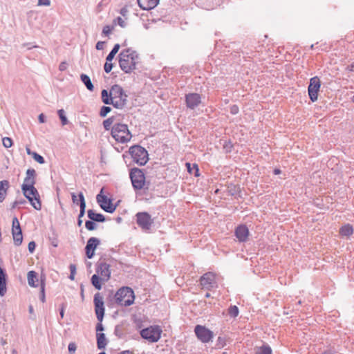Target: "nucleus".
<instances>
[{"instance_id": "nucleus-31", "label": "nucleus", "mask_w": 354, "mask_h": 354, "mask_svg": "<svg viewBox=\"0 0 354 354\" xmlns=\"http://www.w3.org/2000/svg\"><path fill=\"white\" fill-rule=\"evenodd\" d=\"M119 49H120V45L118 44H115L113 46V48H112V50H111V52L107 55V57L106 58V61L111 62L113 60V59L114 58L115 55H116V53L118 52Z\"/></svg>"}, {"instance_id": "nucleus-50", "label": "nucleus", "mask_w": 354, "mask_h": 354, "mask_svg": "<svg viewBox=\"0 0 354 354\" xmlns=\"http://www.w3.org/2000/svg\"><path fill=\"white\" fill-rule=\"evenodd\" d=\"M239 106L236 104H234L232 106H231L230 107V113L232 114V115H236L239 113Z\"/></svg>"}, {"instance_id": "nucleus-40", "label": "nucleus", "mask_w": 354, "mask_h": 354, "mask_svg": "<svg viewBox=\"0 0 354 354\" xmlns=\"http://www.w3.org/2000/svg\"><path fill=\"white\" fill-rule=\"evenodd\" d=\"M228 192L230 196H234L239 192V187L236 185H231L228 187Z\"/></svg>"}, {"instance_id": "nucleus-11", "label": "nucleus", "mask_w": 354, "mask_h": 354, "mask_svg": "<svg viewBox=\"0 0 354 354\" xmlns=\"http://www.w3.org/2000/svg\"><path fill=\"white\" fill-rule=\"evenodd\" d=\"M321 87V81L317 76H315L310 79L308 87V93L309 98L314 102L318 99V92Z\"/></svg>"}, {"instance_id": "nucleus-39", "label": "nucleus", "mask_w": 354, "mask_h": 354, "mask_svg": "<svg viewBox=\"0 0 354 354\" xmlns=\"http://www.w3.org/2000/svg\"><path fill=\"white\" fill-rule=\"evenodd\" d=\"M113 23L114 24H118L120 27L122 28H124L126 26H127V23L125 21L124 19H123L122 17H116L114 20H113Z\"/></svg>"}, {"instance_id": "nucleus-37", "label": "nucleus", "mask_w": 354, "mask_h": 354, "mask_svg": "<svg viewBox=\"0 0 354 354\" xmlns=\"http://www.w3.org/2000/svg\"><path fill=\"white\" fill-rule=\"evenodd\" d=\"M32 156L34 160L39 162V164H44L45 162L44 157L37 153V152H32Z\"/></svg>"}, {"instance_id": "nucleus-6", "label": "nucleus", "mask_w": 354, "mask_h": 354, "mask_svg": "<svg viewBox=\"0 0 354 354\" xmlns=\"http://www.w3.org/2000/svg\"><path fill=\"white\" fill-rule=\"evenodd\" d=\"M115 297L116 302L122 306H129L133 303L135 298L133 290L129 287L120 288Z\"/></svg>"}, {"instance_id": "nucleus-12", "label": "nucleus", "mask_w": 354, "mask_h": 354, "mask_svg": "<svg viewBox=\"0 0 354 354\" xmlns=\"http://www.w3.org/2000/svg\"><path fill=\"white\" fill-rule=\"evenodd\" d=\"M136 217L138 225L143 230H148L151 227L153 220L149 213L146 212H138Z\"/></svg>"}, {"instance_id": "nucleus-51", "label": "nucleus", "mask_w": 354, "mask_h": 354, "mask_svg": "<svg viewBox=\"0 0 354 354\" xmlns=\"http://www.w3.org/2000/svg\"><path fill=\"white\" fill-rule=\"evenodd\" d=\"M111 32V28L109 26H105L103 28L102 33L105 35H108Z\"/></svg>"}, {"instance_id": "nucleus-58", "label": "nucleus", "mask_w": 354, "mask_h": 354, "mask_svg": "<svg viewBox=\"0 0 354 354\" xmlns=\"http://www.w3.org/2000/svg\"><path fill=\"white\" fill-rule=\"evenodd\" d=\"M64 304H63L62 305V308L59 310V315H60L62 318L64 317Z\"/></svg>"}, {"instance_id": "nucleus-54", "label": "nucleus", "mask_w": 354, "mask_h": 354, "mask_svg": "<svg viewBox=\"0 0 354 354\" xmlns=\"http://www.w3.org/2000/svg\"><path fill=\"white\" fill-rule=\"evenodd\" d=\"M97 225L95 223V221H93L90 220V231L95 230L97 228Z\"/></svg>"}, {"instance_id": "nucleus-59", "label": "nucleus", "mask_w": 354, "mask_h": 354, "mask_svg": "<svg viewBox=\"0 0 354 354\" xmlns=\"http://www.w3.org/2000/svg\"><path fill=\"white\" fill-rule=\"evenodd\" d=\"M118 354H134V353L131 351L126 350V351L119 352Z\"/></svg>"}, {"instance_id": "nucleus-5", "label": "nucleus", "mask_w": 354, "mask_h": 354, "mask_svg": "<svg viewBox=\"0 0 354 354\" xmlns=\"http://www.w3.org/2000/svg\"><path fill=\"white\" fill-rule=\"evenodd\" d=\"M111 136L117 141L121 143H127L130 141L132 135L125 124L115 123L111 128Z\"/></svg>"}, {"instance_id": "nucleus-13", "label": "nucleus", "mask_w": 354, "mask_h": 354, "mask_svg": "<svg viewBox=\"0 0 354 354\" xmlns=\"http://www.w3.org/2000/svg\"><path fill=\"white\" fill-rule=\"evenodd\" d=\"M200 283L203 288L210 290L216 287V281L215 274L209 272L204 274L200 279Z\"/></svg>"}, {"instance_id": "nucleus-2", "label": "nucleus", "mask_w": 354, "mask_h": 354, "mask_svg": "<svg viewBox=\"0 0 354 354\" xmlns=\"http://www.w3.org/2000/svg\"><path fill=\"white\" fill-rule=\"evenodd\" d=\"M101 97L104 104H111L116 109H122L127 103L128 96L121 86L114 84L109 91L103 89Z\"/></svg>"}, {"instance_id": "nucleus-14", "label": "nucleus", "mask_w": 354, "mask_h": 354, "mask_svg": "<svg viewBox=\"0 0 354 354\" xmlns=\"http://www.w3.org/2000/svg\"><path fill=\"white\" fill-rule=\"evenodd\" d=\"M187 106L190 109H194L201 103V97L198 93H192L185 95Z\"/></svg>"}, {"instance_id": "nucleus-45", "label": "nucleus", "mask_w": 354, "mask_h": 354, "mask_svg": "<svg viewBox=\"0 0 354 354\" xmlns=\"http://www.w3.org/2000/svg\"><path fill=\"white\" fill-rule=\"evenodd\" d=\"M112 68H113V64L111 63V62H108L106 60V62L104 66V71L106 73H109L112 70Z\"/></svg>"}, {"instance_id": "nucleus-47", "label": "nucleus", "mask_w": 354, "mask_h": 354, "mask_svg": "<svg viewBox=\"0 0 354 354\" xmlns=\"http://www.w3.org/2000/svg\"><path fill=\"white\" fill-rule=\"evenodd\" d=\"M81 80L86 86V87L88 89V75L86 74H82Z\"/></svg>"}, {"instance_id": "nucleus-10", "label": "nucleus", "mask_w": 354, "mask_h": 354, "mask_svg": "<svg viewBox=\"0 0 354 354\" xmlns=\"http://www.w3.org/2000/svg\"><path fill=\"white\" fill-rule=\"evenodd\" d=\"M103 188L96 196V200L100 207L108 213H113L116 209V205L113 204L112 200L102 194Z\"/></svg>"}, {"instance_id": "nucleus-17", "label": "nucleus", "mask_w": 354, "mask_h": 354, "mask_svg": "<svg viewBox=\"0 0 354 354\" xmlns=\"http://www.w3.org/2000/svg\"><path fill=\"white\" fill-rule=\"evenodd\" d=\"M72 200L74 204L80 205V217L83 216L85 214L86 209V202L83 194L82 192H80L77 195H75L74 193H73Z\"/></svg>"}, {"instance_id": "nucleus-36", "label": "nucleus", "mask_w": 354, "mask_h": 354, "mask_svg": "<svg viewBox=\"0 0 354 354\" xmlns=\"http://www.w3.org/2000/svg\"><path fill=\"white\" fill-rule=\"evenodd\" d=\"M40 300L41 302H45V283L44 280H41V290H40Z\"/></svg>"}, {"instance_id": "nucleus-24", "label": "nucleus", "mask_w": 354, "mask_h": 354, "mask_svg": "<svg viewBox=\"0 0 354 354\" xmlns=\"http://www.w3.org/2000/svg\"><path fill=\"white\" fill-rule=\"evenodd\" d=\"M353 233V227L350 224H346L339 229V234L342 236H349Z\"/></svg>"}, {"instance_id": "nucleus-7", "label": "nucleus", "mask_w": 354, "mask_h": 354, "mask_svg": "<svg viewBox=\"0 0 354 354\" xmlns=\"http://www.w3.org/2000/svg\"><path fill=\"white\" fill-rule=\"evenodd\" d=\"M129 152L133 161L140 166L145 165L149 160L147 151L140 145L131 147Z\"/></svg>"}, {"instance_id": "nucleus-62", "label": "nucleus", "mask_w": 354, "mask_h": 354, "mask_svg": "<svg viewBox=\"0 0 354 354\" xmlns=\"http://www.w3.org/2000/svg\"><path fill=\"white\" fill-rule=\"evenodd\" d=\"M17 203H18V205H24L26 203V201L24 200V199H21V200H17Z\"/></svg>"}, {"instance_id": "nucleus-16", "label": "nucleus", "mask_w": 354, "mask_h": 354, "mask_svg": "<svg viewBox=\"0 0 354 354\" xmlns=\"http://www.w3.org/2000/svg\"><path fill=\"white\" fill-rule=\"evenodd\" d=\"M235 236L239 242L247 241L249 236V230L245 225H240L235 229Z\"/></svg>"}, {"instance_id": "nucleus-23", "label": "nucleus", "mask_w": 354, "mask_h": 354, "mask_svg": "<svg viewBox=\"0 0 354 354\" xmlns=\"http://www.w3.org/2000/svg\"><path fill=\"white\" fill-rule=\"evenodd\" d=\"M8 187L9 182L8 180L0 181V203L5 200Z\"/></svg>"}, {"instance_id": "nucleus-26", "label": "nucleus", "mask_w": 354, "mask_h": 354, "mask_svg": "<svg viewBox=\"0 0 354 354\" xmlns=\"http://www.w3.org/2000/svg\"><path fill=\"white\" fill-rule=\"evenodd\" d=\"M272 351L270 346L267 344H263L261 346L257 347L255 354H272Z\"/></svg>"}, {"instance_id": "nucleus-21", "label": "nucleus", "mask_w": 354, "mask_h": 354, "mask_svg": "<svg viewBox=\"0 0 354 354\" xmlns=\"http://www.w3.org/2000/svg\"><path fill=\"white\" fill-rule=\"evenodd\" d=\"M97 346L98 349H104L107 345L108 340L105 337V333H96Z\"/></svg>"}, {"instance_id": "nucleus-25", "label": "nucleus", "mask_w": 354, "mask_h": 354, "mask_svg": "<svg viewBox=\"0 0 354 354\" xmlns=\"http://www.w3.org/2000/svg\"><path fill=\"white\" fill-rule=\"evenodd\" d=\"M90 220L95 222L103 223L106 221V218L103 214L96 213L93 210L90 209Z\"/></svg>"}, {"instance_id": "nucleus-30", "label": "nucleus", "mask_w": 354, "mask_h": 354, "mask_svg": "<svg viewBox=\"0 0 354 354\" xmlns=\"http://www.w3.org/2000/svg\"><path fill=\"white\" fill-rule=\"evenodd\" d=\"M91 283L97 290H100L102 288L101 277L97 274H93L91 277Z\"/></svg>"}, {"instance_id": "nucleus-43", "label": "nucleus", "mask_w": 354, "mask_h": 354, "mask_svg": "<svg viewBox=\"0 0 354 354\" xmlns=\"http://www.w3.org/2000/svg\"><path fill=\"white\" fill-rule=\"evenodd\" d=\"M226 344L225 337H218L217 339V346L221 348L223 347Z\"/></svg>"}, {"instance_id": "nucleus-57", "label": "nucleus", "mask_w": 354, "mask_h": 354, "mask_svg": "<svg viewBox=\"0 0 354 354\" xmlns=\"http://www.w3.org/2000/svg\"><path fill=\"white\" fill-rule=\"evenodd\" d=\"M84 251H85V256H86V257L88 258V252H89V250H88V241H87V243H86V244L85 245Z\"/></svg>"}, {"instance_id": "nucleus-56", "label": "nucleus", "mask_w": 354, "mask_h": 354, "mask_svg": "<svg viewBox=\"0 0 354 354\" xmlns=\"http://www.w3.org/2000/svg\"><path fill=\"white\" fill-rule=\"evenodd\" d=\"M120 13L123 16L125 17L128 13V9L126 7H124L121 8Z\"/></svg>"}, {"instance_id": "nucleus-3", "label": "nucleus", "mask_w": 354, "mask_h": 354, "mask_svg": "<svg viewBox=\"0 0 354 354\" xmlns=\"http://www.w3.org/2000/svg\"><path fill=\"white\" fill-rule=\"evenodd\" d=\"M118 57L120 67L125 73H131L134 71L140 59L137 52L131 48L122 50Z\"/></svg>"}, {"instance_id": "nucleus-38", "label": "nucleus", "mask_w": 354, "mask_h": 354, "mask_svg": "<svg viewBox=\"0 0 354 354\" xmlns=\"http://www.w3.org/2000/svg\"><path fill=\"white\" fill-rule=\"evenodd\" d=\"M111 111V108L106 106H102L100 111V115L101 117H105L110 111Z\"/></svg>"}, {"instance_id": "nucleus-34", "label": "nucleus", "mask_w": 354, "mask_h": 354, "mask_svg": "<svg viewBox=\"0 0 354 354\" xmlns=\"http://www.w3.org/2000/svg\"><path fill=\"white\" fill-rule=\"evenodd\" d=\"M239 313V308L236 306H230L228 308V314L232 317H236Z\"/></svg>"}, {"instance_id": "nucleus-60", "label": "nucleus", "mask_w": 354, "mask_h": 354, "mask_svg": "<svg viewBox=\"0 0 354 354\" xmlns=\"http://www.w3.org/2000/svg\"><path fill=\"white\" fill-rule=\"evenodd\" d=\"M346 70H348V71H354V62L352 63L351 64L348 65L346 67Z\"/></svg>"}, {"instance_id": "nucleus-42", "label": "nucleus", "mask_w": 354, "mask_h": 354, "mask_svg": "<svg viewBox=\"0 0 354 354\" xmlns=\"http://www.w3.org/2000/svg\"><path fill=\"white\" fill-rule=\"evenodd\" d=\"M69 268H70V275H69V279L71 280H73L74 279V277H75V274L76 273V266L75 264H71L69 266Z\"/></svg>"}, {"instance_id": "nucleus-9", "label": "nucleus", "mask_w": 354, "mask_h": 354, "mask_svg": "<svg viewBox=\"0 0 354 354\" xmlns=\"http://www.w3.org/2000/svg\"><path fill=\"white\" fill-rule=\"evenodd\" d=\"M136 326L139 332H162V328L159 325H149V321L145 316L135 319Z\"/></svg>"}, {"instance_id": "nucleus-41", "label": "nucleus", "mask_w": 354, "mask_h": 354, "mask_svg": "<svg viewBox=\"0 0 354 354\" xmlns=\"http://www.w3.org/2000/svg\"><path fill=\"white\" fill-rule=\"evenodd\" d=\"M3 145L6 148H10L12 145V140L10 138L5 137L2 140Z\"/></svg>"}, {"instance_id": "nucleus-35", "label": "nucleus", "mask_w": 354, "mask_h": 354, "mask_svg": "<svg viewBox=\"0 0 354 354\" xmlns=\"http://www.w3.org/2000/svg\"><path fill=\"white\" fill-rule=\"evenodd\" d=\"M114 120H115L114 117H111V118L104 120V122H103L104 128L106 130L111 129L112 128L111 126L113 124Z\"/></svg>"}, {"instance_id": "nucleus-48", "label": "nucleus", "mask_w": 354, "mask_h": 354, "mask_svg": "<svg viewBox=\"0 0 354 354\" xmlns=\"http://www.w3.org/2000/svg\"><path fill=\"white\" fill-rule=\"evenodd\" d=\"M35 248H36V243L35 241H32L28 243V251L30 253H33L35 250Z\"/></svg>"}, {"instance_id": "nucleus-29", "label": "nucleus", "mask_w": 354, "mask_h": 354, "mask_svg": "<svg viewBox=\"0 0 354 354\" xmlns=\"http://www.w3.org/2000/svg\"><path fill=\"white\" fill-rule=\"evenodd\" d=\"M15 245L19 246L21 244L23 241L22 231H17L12 233Z\"/></svg>"}, {"instance_id": "nucleus-49", "label": "nucleus", "mask_w": 354, "mask_h": 354, "mask_svg": "<svg viewBox=\"0 0 354 354\" xmlns=\"http://www.w3.org/2000/svg\"><path fill=\"white\" fill-rule=\"evenodd\" d=\"M37 5L39 6H49L50 5V0H38Z\"/></svg>"}, {"instance_id": "nucleus-8", "label": "nucleus", "mask_w": 354, "mask_h": 354, "mask_svg": "<svg viewBox=\"0 0 354 354\" xmlns=\"http://www.w3.org/2000/svg\"><path fill=\"white\" fill-rule=\"evenodd\" d=\"M95 311L97 320L100 322L96 326V332H101L104 330V328L101 322L103 319L104 315V307L103 297L100 296V293H96L94 296Z\"/></svg>"}, {"instance_id": "nucleus-53", "label": "nucleus", "mask_w": 354, "mask_h": 354, "mask_svg": "<svg viewBox=\"0 0 354 354\" xmlns=\"http://www.w3.org/2000/svg\"><path fill=\"white\" fill-rule=\"evenodd\" d=\"M104 45H105L104 41H98L96 44V49L102 50L104 48Z\"/></svg>"}, {"instance_id": "nucleus-4", "label": "nucleus", "mask_w": 354, "mask_h": 354, "mask_svg": "<svg viewBox=\"0 0 354 354\" xmlns=\"http://www.w3.org/2000/svg\"><path fill=\"white\" fill-rule=\"evenodd\" d=\"M129 177L132 186L135 190H141L142 189H149V183L145 180V176L143 170L137 167L130 169Z\"/></svg>"}, {"instance_id": "nucleus-64", "label": "nucleus", "mask_w": 354, "mask_h": 354, "mask_svg": "<svg viewBox=\"0 0 354 354\" xmlns=\"http://www.w3.org/2000/svg\"><path fill=\"white\" fill-rule=\"evenodd\" d=\"M82 223V221L81 220V217H80V216H78V220H77V225H78L79 226H81Z\"/></svg>"}, {"instance_id": "nucleus-1", "label": "nucleus", "mask_w": 354, "mask_h": 354, "mask_svg": "<svg viewBox=\"0 0 354 354\" xmlns=\"http://www.w3.org/2000/svg\"><path fill=\"white\" fill-rule=\"evenodd\" d=\"M36 171L34 169L26 171V176L21 185L24 196L29 201L32 206L37 210L41 209V203L38 191L35 187Z\"/></svg>"}, {"instance_id": "nucleus-55", "label": "nucleus", "mask_w": 354, "mask_h": 354, "mask_svg": "<svg viewBox=\"0 0 354 354\" xmlns=\"http://www.w3.org/2000/svg\"><path fill=\"white\" fill-rule=\"evenodd\" d=\"M39 122L40 123H44L46 122V117L44 113H41L38 117Z\"/></svg>"}, {"instance_id": "nucleus-22", "label": "nucleus", "mask_w": 354, "mask_h": 354, "mask_svg": "<svg viewBox=\"0 0 354 354\" xmlns=\"http://www.w3.org/2000/svg\"><path fill=\"white\" fill-rule=\"evenodd\" d=\"M27 279H28V285L30 286H31V287H37L38 286V284L37 283L38 281L37 273L35 271H34V270L29 271L28 272Z\"/></svg>"}, {"instance_id": "nucleus-63", "label": "nucleus", "mask_w": 354, "mask_h": 354, "mask_svg": "<svg viewBox=\"0 0 354 354\" xmlns=\"http://www.w3.org/2000/svg\"><path fill=\"white\" fill-rule=\"evenodd\" d=\"M80 288H81V296H82V299H84V286H83V285H81Z\"/></svg>"}, {"instance_id": "nucleus-19", "label": "nucleus", "mask_w": 354, "mask_h": 354, "mask_svg": "<svg viewBox=\"0 0 354 354\" xmlns=\"http://www.w3.org/2000/svg\"><path fill=\"white\" fill-rule=\"evenodd\" d=\"M7 274L6 270L0 266V296L5 295L7 291Z\"/></svg>"}, {"instance_id": "nucleus-20", "label": "nucleus", "mask_w": 354, "mask_h": 354, "mask_svg": "<svg viewBox=\"0 0 354 354\" xmlns=\"http://www.w3.org/2000/svg\"><path fill=\"white\" fill-rule=\"evenodd\" d=\"M142 338L149 342H157L161 337L162 333H140Z\"/></svg>"}, {"instance_id": "nucleus-32", "label": "nucleus", "mask_w": 354, "mask_h": 354, "mask_svg": "<svg viewBox=\"0 0 354 354\" xmlns=\"http://www.w3.org/2000/svg\"><path fill=\"white\" fill-rule=\"evenodd\" d=\"M17 231H22L18 218L15 216L12 222V233Z\"/></svg>"}, {"instance_id": "nucleus-44", "label": "nucleus", "mask_w": 354, "mask_h": 354, "mask_svg": "<svg viewBox=\"0 0 354 354\" xmlns=\"http://www.w3.org/2000/svg\"><path fill=\"white\" fill-rule=\"evenodd\" d=\"M76 348H77V346H76L75 343L71 342L68 346V353L69 354H75Z\"/></svg>"}, {"instance_id": "nucleus-52", "label": "nucleus", "mask_w": 354, "mask_h": 354, "mask_svg": "<svg viewBox=\"0 0 354 354\" xmlns=\"http://www.w3.org/2000/svg\"><path fill=\"white\" fill-rule=\"evenodd\" d=\"M67 63L66 62H62L60 63L59 66V71H64L67 68Z\"/></svg>"}, {"instance_id": "nucleus-18", "label": "nucleus", "mask_w": 354, "mask_h": 354, "mask_svg": "<svg viewBox=\"0 0 354 354\" xmlns=\"http://www.w3.org/2000/svg\"><path fill=\"white\" fill-rule=\"evenodd\" d=\"M159 3V0H138L139 7L143 10H149L154 8Z\"/></svg>"}, {"instance_id": "nucleus-27", "label": "nucleus", "mask_w": 354, "mask_h": 354, "mask_svg": "<svg viewBox=\"0 0 354 354\" xmlns=\"http://www.w3.org/2000/svg\"><path fill=\"white\" fill-rule=\"evenodd\" d=\"M100 243V241L95 237L90 238V259H91L94 254V250L96 249L97 245Z\"/></svg>"}, {"instance_id": "nucleus-61", "label": "nucleus", "mask_w": 354, "mask_h": 354, "mask_svg": "<svg viewBox=\"0 0 354 354\" xmlns=\"http://www.w3.org/2000/svg\"><path fill=\"white\" fill-rule=\"evenodd\" d=\"M17 206H18V203H17V200H16V201H15L12 203V205H11V209H15V208H16Z\"/></svg>"}, {"instance_id": "nucleus-28", "label": "nucleus", "mask_w": 354, "mask_h": 354, "mask_svg": "<svg viewBox=\"0 0 354 354\" xmlns=\"http://www.w3.org/2000/svg\"><path fill=\"white\" fill-rule=\"evenodd\" d=\"M198 339L203 343L209 342L213 338L214 333H195Z\"/></svg>"}, {"instance_id": "nucleus-46", "label": "nucleus", "mask_w": 354, "mask_h": 354, "mask_svg": "<svg viewBox=\"0 0 354 354\" xmlns=\"http://www.w3.org/2000/svg\"><path fill=\"white\" fill-rule=\"evenodd\" d=\"M194 332H212L209 329H207L205 326L201 325H196L195 326Z\"/></svg>"}, {"instance_id": "nucleus-33", "label": "nucleus", "mask_w": 354, "mask_h": 354, "mask_svg": "<svg viewBox=\"0 0 354 354\" xmlns=\"http://www.w3.org/2000/svg\"><path fill=\"white\" fill-rule=\"evenodd\" d=\"M57 113H58L59 118L61 120L62 124L63 126L66 125L68 123V120L66 116L64 110L59 109L57 111Z\"/></svg>"}, {"instance_id": "nucleus-15", "label": "nucleus", "mask_w": 354, "mask_h": 354, "mask_svg": "<svg viewBox=\"0 0 354 354\" xmlns=\"http://www.w3.org/2000/svg\"><path fill=\"white\" fill-rule=\"evenodd\" d=\"M96 272L97 275L100 276L102 281H108L111 274L109 265L106 263H100L96 268Z\"/></svg>"}]
</instances>
